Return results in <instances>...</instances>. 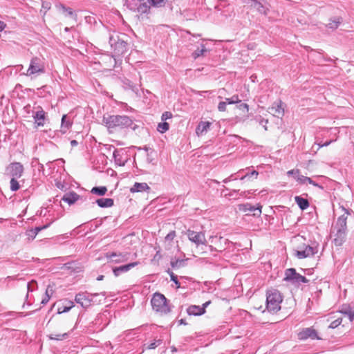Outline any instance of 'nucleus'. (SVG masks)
I'll use <instances>...</instances> for the list:
<instances>
[{
    "label": "nucleus",
    "instance_id": "obj_1",
    "mask_svg": "<svg viewBox=\"0 0 354 354\" xmlns=\"http://www.w3.org/2000/svg\"><path fill=\"white\" fill-rule=\"evenodd\" d=\"M103 123L110 131H115L117 129H123L126 128L136 129V125L133 127V120L130 117L122 115H106L103 116Z\"/></svg>",
    "mask_w": 354,
    "mask_h": 354
},
{
    "label": "nucleus",
    "instance_id": "obj_2",
    "mask_svg": "<svg viewBox=\"0 0 354 354\" xmlns=\"http://www.w3.org/2000/svg\"><path fill=\"white\" fill-rule=\"evenodd\" d=\"M344 209L345 213L337 218L331 232L332 236L333 237V242L336 246L342 245L346 239V221L348 212L346 209Z\"/></svg>",
    "mask_w": 354,
    "mask_h": 354
},
{
    "label": "nucleus",
    "instance_id": "obj_3",
    "mask_svg": "<svg viewBox=\"0 0 354 354\" xmlns=\"http://www.w3.org/2000/svg\"><path fill=\"white\" fill-rule=\"evenodd\" d=\"M127 35H120L117 32L111 33L109 35V42L113 50V55L115 65L117 64L118 59L124 54H125L129 48V44L127 40Z\"/></svg>",
    "mask_w": 354,
    "mask_h": 354
},
{
    "label": "nucleus",
    "instance_id": "obj_4",
    "mask_svg": "<svg viewBox=\"0 0 354 354\" xmlns=\"http://www.w3.org/2000/svg\"><path fill=\"white\" fill-rule=\"evenodd\" d=\"M152 308L160 315H167L171 312V307L168 300L164 295L156 292L151 299Z\"/></svg>",
    "mask_w": 354,
    "mask_h": 354
},
{
    "label": "nucleus",
    "instance_id": "obj_5",
    "mask_svg": "<svg viewBox=\"0 0 354 354\" xmlns=\"http://www.w3.org/2000/svg\"><path fill=\"white\" fill-rule=\"evenodd\" d=\"M282 297L279 290L273 289L267 292L266 307L269 312L275 313L281 309Z\"/></svg>",
    "mask_w": 354,
    "mask_h": 354
},
{
    "label": "nucleus",
    "instance_id": "obj_6",
    "mask_svg": "<svg viewBox=\"0 0 354 354\" xmlns=\"http://www.w3.org/2000/svg\"><path fill=\"white\" fill-rule=\"evenodd\" d=\"M45 72V64L42 59L34 57L31 59L29 67L24 74L26 76L39 75Z\"/></svg>",
    "mask_w": 354,
    "mask_h": 354
},
{
    "label": "nucleus",
    "instance_id": "obj_7",
    "mask_svg": "<svg viewBox=\"0 0 354 354\" xmlns=\"http://www.w3.org/2000/svg\"><path fill=\"white\" fill-rule=\"evenodd\" d=\"M284 281L290 282L292 285H299L306 283L308 279L306 277L301 275L296 272L295 268H288L285 271Z\"/></svg>",
    "mask_w": 354,
    "mask_h": 354
},
{
    "label": "nucleus",
    "instance_id": "obj_8",
    "mask_svg": "<svg viewBox=\"0 0 354 354\" xmlns=\"http://www.w3.org/2000/svg\"><path fill=\"white\" fill-rule=\"evenodd\" d=\"M186 234L189 240L194 243L197 248L201 245L207 246V241L204 232L188 230L186 232Z\"/></svg>",
    "mask_w": 354,
    "mask_h": 354
},
{
    "label": "nucleus",
    "instance_id": "obj_9",
    "mask_svg": "<svg viewBox=\"0 0 354 354\" xmlns=\"http://www.w3.org/2000/svg\"><path fill=\"white\" fill-rule=\"evenodd\" d=\"M317 252V249L316 247L304 244L302 246L299 247V250L295 251V254L298 259H302L313 257Z\"/></svg>",
    "mask_w": 354,
    "mask_h": 354
},
{
    "label": "nucleus",
    "instance_id": "obj_10",
    "mask_svg": "<svg viewBox=\"0 0 354 354\" xmlns=\"http://www.w3.org/2000/svg\"><path fill=\"white\" fill-rule=\"evenodd\" d=\"M6 171L12 178H19L24 173V166L18 162H12L6 167Z\"/></svg>",
    "mask_w": 354,
    "mask_h": 354
},
{
    "label": "nucleus",
    "instance_id": "obj_11",
    "mask_svg": "<svg viewBox=\"0 0 354 354\" xmlns=\"http://www.w3.org/2000/svg\"><path fill=\"white\" fill-rule=\"evenodd\" d=\"M91 297L88 292H79L75 295V301L82 308H86L91 306V301H93L90 299Z\"/></svg>",
    "mask_w": 354,
    "mask_h": 354
},
{
    "label": "nucleus",
    "instance_id": "obj_12",
    "mask_svg": "<svg viewBox=\"0 0 354 354\" xmlns=\"http://www.w3.org/2000/svg\"><path fill=\"white\" fill-rule=\"evenodd\" d=\"M113 156L115 163L118 166H124L128 160L127 153L124 149H115Z\"/></svg>",
    "mask_w": 354,
    "mask_h": 354
},
{
    "label": "nucleus",
    "instance_id": "obj_13",
    "mask_svg": "<svg viewBox=\"0 0 354 354\" xmlns=\"http://www.w3.org/2000/svg\"><path fill=\"white\" fill-rule=\"evenodd\" d=\"M262 206L259 204L257 207L253 206L250 203L241 204L239 206V209L243 212L252 213L254 216H260L261 214Z\"/></svg>",
    "mask_w": 354,
    "mask_h": 354
},
{
    "label": "nucleus",
    "instance_id": "obj_14",
    "mask_svg": "<svg viewBox=\"0 0 354 354\" xmlns=\"http://www.w3.org/2000/svg\"><path fill=\"white\" fill-rule=\"evenodd\" d=\"M46 112L40 106H38L37 111H32V118L37 127H44L46 118Z\"/></svg>",
    "mask_w": 354,
    "mask_h": 354
},
{
    "label": "nucleus",
    "instance_id": "obj_15",
    "mask_svg": "<svg viewBox=\"0 0 354 354\" xmlns=\"http://www.w3.org/2000/svg\"><path fill=\"white\" fill-rule=\"evenodd\" d=\"M299 339L304 340L308 338L312 339H319L317 331L313 328H306L298 333Z\"/></svg>",
    "mask_w": 354,
    "mask_h": 354
},
{
    "label": "nucleus",
    "instance_id": "obj_16",
    "mask_svg": "<svg viewBox=\"0 0 354 354\" xmlns=\"http://www.w3.org/2000/svg\"><path fill=\"white\" fill-rule=\"evenodd\" d=\"M281 100L274 102L270 107L268 108V112L277 118H282L284 115V109L281 106Z\"/></svg>",
    "mask_w": 354,
    "mask_h": 354
},
{
    "label": "nucleus",
    "instance_id": "obj_17",
    "mask_svg": "<svg viewBox=\"0 0 354 354\" xmlns=\"http://www.w3.org/2000/svg\"><path fill=\"white\" fill-rule=\"evenodd\" d=\"M139 262H132L126 265H123L119 267H115L113 268V274L115 277H118L120 274L124 272H127L130 270L131 268H134L137 265H138Z\"/></svg>",
    "mask_w": 354,
    "mask_h": 354
},
{
    "label": "nucleus",
    "instance_id": "obj_18",
    "mask_svg": "<svg viewBox=\"0 0 354 354\" xmlns=\"http://www.w3.org/2000/svg\"><path fill=\"white\" fill-rule=\"evenodd\" d=\"M107 259H110L112 262L115 263H122L128 260V254L122 253L111 252L106 254Z\"/></svg>",
    "mask_w": 354,
    "mask_h": 354
},
{
    "label": "nucleus",
    "instance_id": "obj_19",
    "mask_svg": "<svg viewBox=\"0 0 354 354\" xmlns=\"http://www.w3.org/2000/svg\"><path fill=\"white\" fill-rule=\"evenodd\" d=\"M151 6V0H138L137 12L140 15L148 14Z\"/></svg>",
    "mask_w": 354,
    "mask_h": 354
},
{
    "label": "nucleus",
    "instance_id": "obj_20",
    "mask_svg": "<svg viewBox=\"0 0 354 354\" xmlns=\"http://www.w3.org/2000/svg\"><path fill=\"white\" fill-rule=\"evenodd\" d=\"M151 191L150 187L146 183H135L134 185L130 188L131 193L136 192H147Z\"/></svg>",
    "mask_w": 354,
    "mask_h": 354
},
{
    "label": "nucleus",
    "instance_id": "obj_21",
    "mask_svg": "<svg viewBox=\"0 0 354 354\" xmlns=\"http://www.w3.org/2000/svg\"><path fill=\"white\" fill-rule=\"evenodd\" d=\"M80 198V195H78L75 192H70L66 193L63 196L62 200L65 201L66 203H67L68 205H71L74 204L76 201H77Z\"/></svg>",
    "mask_w": 354,
    "mask_h": 354
},
{
    "label": "nucleus",
    "instance_id": "obj_22",
    "mask_svg": "<svg viewBox=\"0 0 354 354\" xmlns=\"http://www.w3.org/2000/svg\"><path fill=\"white\" fill-rule=\"evenodd\" d=\"M90 296H91L90 299H92V301H91L92 306L100 304L102 302V301H104L106 299V295L105 292H102L100 293H90Z\"/></svg>",
    "mask_w": 354,
    "mask_h": 354
},
{
    "label": "nucleus",
    "instance_id": "obj_23",
    "mask_svg": "<svg viewBox=\"0 0 354 354\" xmlns=\"http://www.w3.org/2000/svg\"><path fill=\"white\" fill-rule=\"evenodd\" d=\"M122 87L125 90H131L133 92L138 93L139 88L138 85L133 83L131 80L127 78L122 80Z\"/></svg>",
    "mask_w": 354,
    "mask_h": 354
},
{
    "label": "nucleus",
    "instance_id": "obj_24",
    "mask_svg": "<svg viewBox=\"0 0 354 354\" xmlns=\"http://www.w3.org/2000/svg\"><path fill=\"white\" fill-rule=\"evenodd\" d=\"M187 312L189 315L198 316L203 315L205 313V310L199 306L192 305L187 308Z\"/></svg>",
    "mask_w": 354,
    "mask_h": 354
},
{
    "label": "nucleus",
    "instance_id": "obj_25",
    "mask_svg": "<svg viewBox=\"0 0 354 354\" xmlns=\"http://www.w3.org/2000/svg\"><path fill=\"white\" fill-rule=\"evenodd\" d=\"M95 203L100 207L106 208L113 206L114 201L110 198H101L96 200Z\"/></svg>",
    "mask_w": 354,
    "mask_h": 354
},
{
    "label": "nucleus",
    "instance_id": "obj_26",
    "mask_svg": "<svg viewBox=\"0 0 354 354\" xmlns=\"http://www.w3.org/2000/svg\"><path fill=\"white\" fill-rule=\"evenodd\" d=\"M210 125L211 123L208 121H201L196 127V133L198 135H202L204 133H206L209 129Z\"/></svg>",
    "mask_w": 354,
    "mask_h": 354
},
{
    "label": "nucleus",
    "instance_id": "obj_27",
    "mask_svg": "<svg viewBox=\"0 0 354 354\" xmlns=\"http://www.w3.org/2000/svg\"><path fill=\"white\" fill-rule=\"evenodd\" d=\"M295 201L301 210L306 209L310 205V203L306 198H302L299 196L295 197Z\"/></svg>",
    "mask_w": 354,
    "mask_h": 354
},
{
    "label": "nucleus",
    "instance_id": "obj_28",
    "mask_svg": "<svg viewBox=\"0 0 354 354\" xmlns=\"http://www.w3.org/2000/svg\"><path fill=\"white\" fill-rule=\"evenodd\" d=\"M72 122L66 115H64L62 118L61 131L64 133L71 127Z\"/></svg>",
    "mask_w": 354,
    "mask_h": 354
},
{
    "label": "nucleus",
    "instance_id": "obj_29",
    "mask_svg": "<svg viewBox=\"0 0 354 354\" xmlns=\"http://www.w3.org/2000/svg\"><path fill=\"white\" fill-rule=\"evenodd\" d=\"M107 192V188L105 186L94 187L92 188L91 192L93 194L98 196H104Z\"/></svg>",
    "mask_w": 354,
    "mask_h": 354
},
{
    "label": "nucleus",
    "instance_id": "obj_30",
    "mask_svg": "<svg viewBox=\"0 0 354 354\" xmlns=\"http://www.w3.org/2000/svg\"><path fill=\"white\" fill-rule=\"evenodd\" d=\"M201 48H197L196 50H194L192 53V57L196 59L198 58L199 57L203 55L204 53L207 51L205 45L201 44Z\"/></svg>",
    "mask_w": 354,
    "mask_h": 354
},
{
    "label": "nucleus",
    "instance_id": "obj_31",
    "mask_svg": "<svg viewBox=\"0 0 354 354\" xmlns=\"http://www.w3.org/2000/svg\"><path fill=\"white\" fill-rule=\"evenodd\" d=\"M126 4L129 10L137 12L138 0H127Z\"/></svg>",
    "mask_w": 354,
    "mask_h": 354
},
{
    "label": "nucleus",
    "instance_id": "obj_32",
    "mask_svg": "<svg viewBox=\"0 0 354 354\" xmlns=\"http://www.w3.org/2000/svg\"><path fill=\"white\" fill-rule=\"evenodd\" d=\"M68 303L69 304L68 306H60L58 308L57 314H62L64 313H66V312L69 311L74 306L73 301H68Z\"/></svg>",
    "mask_w": 354,
    "mask_h": 354
},
{
    "label": "nucleus",
    "instance_id": "obj_33",
    "mask_svg": "<svg viewBox=\"0 0 354 354\" xmlns=\"http://www.w3.org/2000/svg\"><path fill=\"white\" fill-rule=\"evenodd\" d=\"M169 124L167 122H160L158 124L157 130L161 133H163L169 130Z\"/></svg>",
    "mask_w": 354,
    "mask_h": 354
},
{
    "label": "nucleus",
    "instance_id": "obj_34",
    "mask_svg": "<svg viewBox=\"0 0 354 354\" xmlns=\"http://www.w3.org/2000/svg\"><path fill=\"white\" fill-rule=\"evenodd\" d=\"M68 335L69 334L68 333L63 334H51L49 335V338L53 340H62L64 339H66Z\"/></svg>",
    "mask_w": 354,
    "mask_h": 354
},
{
    "label": "nucleus",
    "instance_id": "obj_35",
    "mask_svg": "<svg viewBox=\"0 0 354 354\" xmlns=\"http://www.w3.org/2000/svg\"><path fill=\"white\" fill-rule=\"evenodd\" d=\"M341 313L344 314L348 317L350 322H353L354 320V310L351 308H346L341 310Z\"/></svg>",
    "mask_w": 354,
    "mask_h": 354
},
{
    "label": "nucleus",
    "instance_id": "obj_36",
    "mask_svg": "<svg viewBox=\"0 0 354 354\" xmlns=\"http://www.w3.org/2000/svg\"><path fill=\"white\" fill-rule=\"evenodd\" d=\"M259 175V172L256 170H252V171L247 172L245 175L240 177L241 180H243L246 178H250L251 177H254V178H257Z\"/></svg>",
    "mask_w": 354,
    "mask_h": 354
},
{
    "label": "nucleus",
    "instance_id": "obj_37",
    "mask_svg": "<svg viewBox=\"0 0 354 354\" xmlns=\"http://www.w3.org/2000/svg\"><path fill=\"white\" fill-rule=\"evenodd\" d=\"M295 179H296V180L299 182L300 184H306L308 182H310V178L304 176L303 175H301L300 174H299L298 176H295Z\"/></svg>",
    "mask_w": 354,
    "mask_h": 354
},
{
    "label": "nucleus",
    "instance_id": "obj_38",
    "mask_svg": "<svg viewBox=\"0 0 354 354\" xmlns=\"http://www.w3.org/2000/svg\"><path fill=\"white\" fill-rule=\"evenodd\" d=\"M17 178H12L11 180H10V189L12 192H16V191H17L20 188L19 183L17 180Z\"/></svg>",
    "mask_w": 354,
    "mask_h": 354
},
{
    "label": "nucleus",
    "instance_id": "obj_39",
    "mask_svg": "<svg viewBox=\"0 0 354 354\" xmlns=\"http://www.w3.org/2000/svg\"><path fill=\"white\" fill-rule=\"evenodd\" d=\"M169 0H151V3L153 7L160 8L165 6Z\"/></svg>",
    "mask_w": 354,
    "mask_h": 354
},
{
    "label": "nucleus",
    "instance_id": "obj_40",
    "mask_svg": "<svg viewBox=\"0 0 354 354\" xmlns=\"http://www.w3.org/2000/svg\"><path fill=\"white\" fill-rule=\"evenodd\" d=\"M184 264L185 261L183 259H174L171 261V266L173 268L182 267Z\"/></svg>",
    "mask_w": 354,
    "mask_h": 354
},
{
    "label": "nucleus",
    "instance_id": "obj_41",
    "mask_svg": "<svg viewBox=\"0 0 354 354\" xmlns=\"http://www.w3.org/2000/svg\"><path fill=\"white\" fill-rule=\"evenodd\" d=\"M340 24V20L339 18L337 19H335L334 20H331L330 22H329L326 26L328 28H330V29H336L338 28L339 25Z\"/></svg>",
    "mask_w": 354,
    "mask_h": 354
},
{
    "label": "nucleus",
    "instance_id": "obj_42",
    "mask_svg": "<svg viewBox=\"0 0 354 354\" xmlns=\"http://www.w3.org/2000/svg\"><path fill=\"white\" fill-rule=\"evenodd\" d=\"M162 342V340L160 339H154L152 342L149 344L147 346L148 349H154L158 346H160Z\"/></svg>",
    "mask_w": 354,
    "mask_h": 354
},
{
    "label": "nucleus",
    "instance_id": "obj_43",
    "mask_svg": "<svg viewBox=\"0 0 354 354\" xmlns=\"http://www.w3.org/2000/svg\"><path fill=\"white\" fill-rule=\"evenodd\" d=\"M37 282L34 280H32L30 282L27 283V290L28 292H33L37 288ZM28 293H27L26 297H28Z\"/></svg>",
    "mask_w": 354,
    "mask_h": 354
},
{
    "label": "nucleus",
    "instance_id": "obj_44",
    "mask_svg": "<svg viewBox=\"0 0 354 354\" xmlns=\"http://www.w3.org/2000/svg\"><path fill=\"white\" fill-rule=\"evenodd\" d=\"M225 102H227V104H233L239 103L241 100L239 99V96L237 95H234L230 98H225Z\"/></svg>",
    "mask_w": 354,
    "mask_h": 354
},
{
    "label": "nucleus",
    "instance_id": "obj_45",
    "mask_svg": "<svg viewBox=\"0 0 354 354\" xmlns=\"http://www.w3.org/2000/svg\"><path fill=\"white\" fill-rule=\"evenodd\" d=\"M171 281H172L176 286L177 288H179L180 287V283L178 280V277L176 275L174 274V272H171L169 273Z\"/></svg>",
    "mask_w": 354,
    "mask_h": 354
},
{
    "label": "nucleus",
    "instance_id": "obj_46",
    "mask_svg": "<svg viewBox=\"0 0 354 354\" xmlns=\"http://www.w3.org/2000/svg\"><path fill=\"white\" fill-rule=\"evenodd\" d=\"M62 8L63 11L66 12V16H68L71 17H73L74 16H75L73 10L71 8H66L64 6H62Z\"/></svg>",
    "mask_w": 354,
    "mask_h": 354
},
{
    "label": "nucleus",
    "instance_id": "obj_47",
    "mask_svg": "<svg viewBox=\"0 0 354 354\" xmlns=\"http://www.w3.org/2000/svg\"><path fill=\"white\" fill-rule=\"evenodd\" d=\"M26 234L28 240H33L37 236V234L32 230V229H30V230H27L26 232Z\"/></svg>",
    "mask_w": 354,
    "mask_h": 354
},
{
    "label": "nucleus",
    "instance_id": "obj_48",
    "mask_svg": "<svg viewBox=\"0 0 354 354\" xmlns=\"http://www.w3.org/2000/svg\"><path fill=\"white\" fill-rule=\"evenodd\" d=\"M51 223H49L46 225H42V226H37L35 228H32V230L35 232L36 234H37L39 232H41L42 230L46 229L50 226Z\"/></svg>",
    "mask_w": 354,
    "mask_h": 354
},
{
    "label": "nucleus",
    "instance_id": "obj_49",
    "mask_svg": "<svg viewBox=\"0 0 354 354\" xmlns=\"http://www.w3.org/2000/svg\"><path fill=\"white\" fill-rule=\"evenodd\" d=\"M342 322V319H339V318L333 321L330 323L329 327L331 328H337L338 326H339L341 324Z\"/></svg>",
    "mask_w": 354,
    "mask_h": 354
},
{
    "label": "nucleus",
    "instance_id": "obj_50",
    "mask_svg": "<svg viewBox=\"0 0 354 354\" xmlns=\"http://www.w3.org/2000/svg\"><path fill=\"white\" fill-rule=\"evenodd\" d=\"M50 298V295L48 293V289H47L46 290V292H45V296L42 299L41 304L42 305H46L48 302Z\"/></svg>",
    "mask_w": 354,
    "mask_h": 354
},
{
    "label": "nucleus",
    "instance_id": "obj_51",
    "mask_svg": "<svg viewBox=\"0 0 354 354\" xmlns=\"http://www.w3.org/2000/svg\"><path fill=\"white\" fill-rule=\"evenodd\" d=\"M227 102H220L218 105L219 111H225L226 110Z\"/></svg>",
    "mask_w": 354,
    "mask_h": 354
},
{
    "label": "nucleus",
    "instance_id": "obj_52",
    "mask_svg": "<svg viewBox=\"0 0 354 354\" xmlns=\"http://www.w3.org/2000/svg\"><path fill=\"white\" fill-rule=\"evenodd\" d=\"M172 117V114L171 112L165 111L162 114L161 119L162 120H166Z\"/></svg>",
    "mask_w": 354,
    "mask_h": 354
},
{
    "label": "nucleus",
    "instance_id": "obj_53",
    "mask_svg": "<svg viewBox=\"0 0 354 354\" xmlns=\"http://www.w3.org/2000/svg\"><path fill=\"white\" fill-rule=\"evenodd\" d=\"M243 170L239 171L236 174H231L228 178H230V181L237 180L238 178H240L239 176H236L237 174H239L241 172H242Z\"/></svg>",
    "mask_w": 354,
    "mask_h": 354
},
{
    "label": "nucleus",
    "instance_id": "obj_54",
    "mask_svg": "<svg viewBox=\"0 0 354 354\" xmlns=\"http://www.w3.org/2000/svg\"><path fill=\"white\" fill-rule=\"evenodd\" d=\"M309 184L310 185H313V186L315 187H317L318 188H319L320 189L323 190L324 189V186H322V185H319L318 183H317L315 181H314L311 178H310V182H308Z\"/></svg>",
    "mask_w": 354,
    "mask_h": 354
},
{
    "label": "nucleus",
    "instance_id": "obj_55",
    "mask_svg": "<svg viewBox=\"0 0 354 354\" xmlns=\"http://www.w3.org/2000/svg\"><path fill=\"white\" fill-rule=\"evenodd\" d=\"M287 174L288 176L292 175L293 177L295 178V176H297L299 175V171L298 169H292V170L288 171L287 172Z\"/></svg>",
    "mask_w": 354,
    "mask_h": 354
},
{
    "label": "nucleus",
    "instance_id": "obj_56",
    "mask_svg": "<svg viewBox=\"0 0 354 354\" xmlns=\"http://www.w3.org/2000/svg\"><path fill=\"white\" fill-rule=\"evenodd\" d=\"M259 123L260 125L263 126V128L265 129V130H267V123H268V120H265L263 118H260L259 119Z\"/></svg>",
    "mask_w": 354,
    "mask_h": 354
},
{
    "label": "nucleus",
    "instance_id": "obj_57",
    "mask_svg": "<svg viewBox=\"0 0 354 354\" xmlns=\"http://www.w3.org/2000/svg\"><path fill=\"white\" fill-rule=\"evenodd\" d=\"M50 8V3H48V2H43L42 3V9H44L45 10V12L48 10Z\"/></svg>",
    "mask_w": 354,
    "mask_h": 354
},
{
    "label": "nucleus",
    "instance_id": "obj_58",
    "mask_svg": "<svg viewBox=\"0 0 354 354\" xmlns=\"http://www.w3.org/2000/svg\"><path fill=\"white\" fill-rule=\"evenodd\" d=\"M333 142H334V140H330L326 141V142H325L324 143L319 142V143H318V145H319V147H327L330 143H332Z\"/></svg>",
    "mask_w": 354,
    "mask_h": 354
},
{
    "label": "nucleus",
    "instance_id": "obj_59",
    "mask_svg": "<svg viewBox=\"0 0 354 354\" xmlns=\"http://www.w3.org/2000/svg\"><path fill=\"white\" fill-rule=\"evenodd\" d=\"M175 236V232L172 231L169 232L165 237L167 240H172Z\"/></svg>",
    "mask_w": 354,
    "mask_h": 354
},
{
    "label": "nucleus",
    "instance_id": "obj_60",
    "mask_svg": "<svg viewBox=\"0 0 354 354\" xmlns=\"http://www.w3.org/2000/svg\"><path fill=\"white\" fill-rule=\"evenodd\" d=\"M239 109L242 110H245L248 112L249 110V106L245 103H243L240 104Z\"/></svg>",
    "mask_w": 354,
    "mask_h": 354
},
{
    "label": "nucleus",
    "instance_id": "obj_61",
    "mask_svg": "<svg viewBox=\"0 0 354 354\" xmlns=\"http://www.w3.org/2000/svg\"><path fill=\"white\" fill-rule=\"evenodd\" d=\"M6 27V24L3 21L0 20V32L3 30Z\"/></svg>",
    "mask_w": 354,
    "mask_h": 354
},
{
    "label": "nucleus",
    "instance_id": "obj_62",
    "mask_svg": "<svg viewBox=\"0 0 354 354\" xmlns=\"http://www.w3.org/2000/svg\"><path fill=\"white\" fill-rule=\"evenodd\" d=\"M210 303H211L210 301H206L205 303H204L203 304L202 306H201V308H204V310H205V308L210 304Z\"/></svg>",
    "mask_w": 354,
    "mask_h": 354
},
{
    "label": "nucleus",
    "instance_id": "obj_63",
    "mask_svg": "<svg viewBox=\"0 0 354 354\" xmlns=\"http://www.w3.org/2000/svg\"><path fill=\"white\" fill-rule=\"evenodd\" d=\"M71 145L72 147H75V146H77L78 145V142H77V140H73L71 141Z\"/></svg>",
    "mask_w": 354,
    "mask_h": 354
},
{
    "label": "nucleus",
    "instance_id": "obj_64",
    "mask_svg": "<svg viewBox=\"0 0 354 354\" xmlns=\"http://www.w3.org/2000/svg\"><path fill=\"white\" fill-rule=\"evenodd\" d=\"M38 165H39L38 169L39 171H44V165L42 164L38 163Z\"/></svg>",
    "mask_w": 354,
    "mask_h": 354
}]
</instances>
